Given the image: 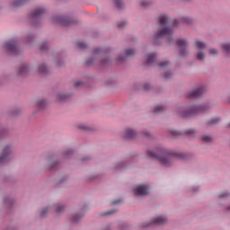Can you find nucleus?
<instances>
[{
    "instance_id": "20",
    "label": "nucleus",
    "mask_w": 230,
    "mask_h": 230,
    "mask_svg": "<svg viewBox=\"0 0 230 230\" xmlns=\"http://www.w3.org/2000/svg\"><path fill=\"white\" fill-rule=\"evenodd\" d=\"M38 73H40V75H48V73H49V68H48L46 64L41 63L40 66H38Z\"/></svg>"
},
{
    "instance_id": "50",
    "label": "nucleus",
    "mask_w": 230,
    "mask_h": 230,
    "mask_svg": "<svg viewBox=\"0 0 230 230\" xmlns=\"http://www.w3.org/2000/svg\"><path fill=\"white\" fill-rule=\"evenodd\" d=\"M74 85H75V87H82V85H84V82H82V81H75L74 83Z\"/></svg>"
},
{
    "instance_id": "29",
    "label": "nucleus",
    "mask_w": 230,
    "mask_h": 230,
    "mask_svg": "<svg viewBox=\"0 0 230 230\" xmlns=\"http://www.w3.org/2000/svg\"><path fill=\"white\" fill-rule=\"evenodd\" d=\"M217 123H220L219 117H214L207 121L208 125H217Z\"/></svg>"
},
{
    "instance_id": "26",
    "label": "nucleus",
    "mask_w": 230,
    "mask_h": 230,
    "mask_svg": "<svg viewBox=\"0 0 230 230\" xmlns=\"http://www.w3.org/2000/svg\"><path fill=\"white\" fill-rule=\"evenodd\" d=\"M70 96L69 93H61L58 94V102H66V100H69Z\"/></svg>"
},
{
    "instance_id": "57",
    "label": "nucleus",
    "mask_w": 230,
    "mask_h": 230,
    "mask_svg": "<svg viewBox=\"0 0 230 230\" xmlns=\"http://www.w3.org/2000/svg\"><path fill=\"white\" fill-rule=\"evenodd\" d=\"M3 84V77H0V85Z\"/></svg>"
},
{
    "instance_id": "9",
    "label": "nucleus",
    "mask_w": 230,
    "mask_h": 230,
    "mask_svg": "<svg viewBox=\"0 0 230 230\" xmlns=\"http://www.w3.org/2000/svg\"><path fill=\"white\" fill-rule=\"evenodd\" d=\"M12 152H13V146L7 144L4 146L0 155V164H6L12 159Z\"/></svg>"
},
{
    "instance_id": "18",
    "label": "nucleus",
    "mask_w": 230,
    "mask_h": 230,
    "mask_svg": "<svg viewBox=\"0 0 230 230\" xmlns=\"http://www.w3.org/2000/svg\"><path fill=\"white\" fill-rule=\"evenodd\" d=\"M82 218H84V214H79L76 212H74L69 216V220H71L73 224H78V222L82 221Z\"/></svg>"
},
{
    "instance_id": "40",
    "label": "nucleus",
    "mask_w": 230,
    "mask_h": 230,
    "mask_svg": "<svg viewBox=\"0 0 230 230\" xmlns=\"http://www.w3.org/2000/svg\"><path fill=\"white\" fill-rule=\"evenodd\" d=\"M196 133L197 130H195V128H189L184 131V134H186V136H194V134Z\"/></svg>"
},
{
    "instance_id": "1",
    "label": "nucleus",
    "mask_w": 230,
    "mask_h": 230,
    "mask_svg": "<svg viewBox=\"0 0 230 230\" xmlns=\"http://www.w3.org/2000/svg\"><path fill=\"white\" fill-rule=\"evenodd\" d=\"M146 155L152 159H155L158 163L164 166V168H170L173 166L174 161L180 159L184 161L188 159V154L185 152H179L164 147H158L155 151L147 150Z\"/></svg>"
},
{
    "instance_id": "41",
    "label": "nucleus",
    "mask_w": 230,
    "mask_h": 230,
    "mask_svg": "<svg viewBox=\"0 0 230 230\" xmlns=\"http://www.w3.org/2000/svg\"><path fill=\"white\" fill-rule=\"evenodd\" d=\"M77 128L80 130H91V127H89L87 124H79Z\"/></svg>"
},
{
    "instance_id": "32",
    "label": "nucleus",
    "mask_w": 230,
    "mask_h": 230,
    "mask_svg": "<svg viewBox=\"0 0 230 230\" xmlns=\"http://www.w3.org/2000/svg\"><path fill=\"white\" fill-rule=\"evenodd\" d=\"M221 47L226 55H230V43H223Z\"/></svg>"
},
{
    "instance_id": "38",
    "label": "nucleus",
    "mask_w": 230,
    "mask_h": 230,
    "mask_svg": "<svg viewBox=\"0 0 230 230\" xmlns=\"http://www.w3.org/2000/svg\"><path fill=\"white\" fill-rule=\"evenodd\" d=\"M230 197V192L226 190L218 194V199H228Z\"/></svg>"
},
{
    "instance_id": "51",
    "label": "nucleus",
    "mask_w": 230,
    "mask_h": 230,
    "mask_svg": "<svg viewBox=\"0 0 230 230\" xmlns=\"http://www.w3.org/2000/svg\"><path fill=\"white\" fill-rule=\"evenodd\" d=\"M140 4L142 6H150V2L146 1V0H143L140 2Z\"/></svg>"
},
{
    "instance_id": "22",
    "label": "nucleus",
    "mask_w": 230,
    "mask_h": 230,
    "mask_svg": "<svg viewBox=\"0 0 230 230\" xmlns=\"http://www.w3.org/2000/svg\"><path fill=\"white\" fill-rule=\"evenodd\" d=\"M73 154H75V150L66 149V150L62 152V158L63 159H69L73 156Z\"/></svg>"
},
{
    "instance_id": "14",
    "label": "nucleus",
    "mask_w": 230,
    "mask_h": 230,
    "mask_svg": "<svg viewBox=\"0 0 230 230\" xmlns=\"http://www.w3.org/2000/svg\"><path fill=\"white\" fill-rule=\"evenodd\" d=\"M137 51L135 49H132V48L126 49L124 56L119 55L116 58V64H119L120 62H125L127 58H130V57H134Z\"/></svg>"
},
{
    "instance_id": "3",
    "label": "nucleus",
    "mask_w": 230,
    "mask_h": 230,
    "mask_svg": "<svg viewBox=\"0 0 230 230\" xmlns=\"http://www.w3.org/2000/svg\"><path fill=\"white\" fill-rule=\"evenodd\" d=\"M108 53H111V48H96L93 51V55L86 61V66H94V64H99L102 67H107V66H111L112 64V59L107 57Z\"/></svg>"
},
{
    "instance_id": "34",
    "label": "nucleus",
    "mask_w": 230,
    "mask_h": 230,
    "mask_svg": "<svg viewBox=\"0 0 230 230\" xmlns=\"http://www.w3.org/2000/svg\"><path fill=\"white\" fill-rule=\"evenodd\" d=\"M76 46L79 48V49H86L87 43L84 42L83 40H79L76 42Z\"/></svg>"
},
{
    "instance_id": "11",
    "label": "nucleus",
    "mask_w": 230,
    "mask_h": 230,
    "mask_svg": "<svg viewBox=\"0 0 230 230\" xmlns=\"http://www.w3.org/2000/svg\"><path fill=\"white\" fill-rule=\"evenodd\" d=\"M176 44L178 46V51L179 55L181 58H184L185 57H188V40L184 39H179L176 41Z\"/></svg>"
},
{
    "instance_id": "24",
    "label": "nucleus",
    "mask_w": 230,
    "mask_h": 230,
    "mask_svg": "<svg viewBox=\"0 0 230 230\" xmlns=\"http://www.w3.org/2000/svg\"><path fill=\"white\" fill-rule=\"evenodd\" d=\"M48 105V102L44 99H39L36 102V107L37 109H44Z\"/></svg>"
},
{
    "instance_id": "7",
    "label": "nucleus",
    "mask_w": 230,
    "mask_h": 230,
    "mask_svg": "<svg viewBox=\"0 0 230 230\" xmlns=\"http://www.w3.org/2000/svg\"><path fill=\"white\" fill-rule=\"evenodd\" d=\"M168 224V217L165 215H160L153 217L151 221L142 223L140 227H150V226H164Z\"/></svg>"
},
{
    "instance_id": "53",
    "label": "nucleus",
    "mask_w": 230,
    "mask_h": 230,
    "mask_svg": "<svg viewBox=\"0 0 230 230\" xmlns=\"http://www.w3.org/2000/svg\"><path fill=\"white\" fill-rule=\"evenodd\" d=\"M57 66H62V59L56 60Z\"/></svg>"
},
{
    "instance_id": "17",
    "label": "nucleus",
    "mask_w": 230,
    "mask_h": 230,
    "mask_svg": "<svg viewBox=\"0 0 230 230\" xmlns=\"http://www.w3.org/2000/svg\"><path fill=\"white\" fill-rule=\"evenodd\" d=\"M30 69H31L30 63L21 64L17 73L18 76H26L30 73Z\"/></svg>"
},
{
    "instance_id": "2",
    "label": "nucleus",
    "mask_w": 230,
    "mask_h": 230,
    "mask_svg": "<svg viewBox=\"0 0 230 230\" xmlns=\"http://www.w3.org/2000/svg\"><path fill=\"white\" fill-rule=\"evenodd\" d=\"M158 28L154 35V44L159 46L161 44V39H167L168 42H173V33H175V28L179 24V21L173 20L170 22V18L167 14H161L158 17Z\"/></svg>"
},
{
    "instance_id": "60",
    "label": "nucleus",
    "mask_w": 230,
    "mask_h": 230,
    "mask_svg": "<svg viewBox=\"0 0 230 230\" xmlns=\"http://www.w3.org/2000/svg\"><path fill=\"white\" fill-rule=\"evenodd\" d=\"M228 127H230V123L228 124Z\"/></svg>"
},
{
    "instance_id": "19",
    "label": "nucleus",
    "mask_w": 230,
    "mask_h": 230,
    "mask_svg": "<svg viewBox=\"0 0 230 230\" xmlns=\"http://www.w3.org/2000/svg\"><path fill=\"white\" fill-rule=\"evenodd\" d=\"M155 58H157V53L155 52L149 53L147 55V59L146 61V66H152V64L155 62Z\"/></svg>"
},
{
    "instance_id": "10",
    "label": "nucleus",
    "mask_w": 230,
    "mask_h": 230,
    "mask_svg": "<svg viewBox=\"0 0 230 230\" xmlns=\"http://www.w3.org/2000/svg\"><path fill=\"white\" fill-rule=\"evenodd\" d=\"M52 22L54 24H60L61 26H69V24L75 23V19L62 15H54L52 17Z\"/></svg>"
},
{
    "instance_id": "8",
    "label": "nucleus",
    "mask_w": 230,
    "mask_h": 230,
    "mask_svg": "<svg viewBox=\"0 0 230 230\" xmlns=\"http://www.w3.org/2000/svg\"><path fill=\"white\" fill-rule=\"evenodd\" d=\"M46 13V8L38 7L32 13H31V22L32 26H39L40 24V19L42 15Z\"/></svg>"
},
{
    "instance_id": "31",
    "label": "nucleus",
    "mask_w": 230,
    "mask_h": 230,
    "mask_svg": "<svg viewBox=\"0 0 230 230\" xmlns=\"http://www.w3.org/2000/svg\"><path fill=\"white\" fill-rule=\"evenodd\" d=\"M49 49V45H48V42H43L40 47V51L41 53H46V51Z\"/></svg>"
},
{
    "instance_id": "55",
    "label": "nucleus",
    "mask_w": 230,
    "mask_h": 230,
    "mask_svg": "<svg viewBox=\"0 0 230 230\" xmlns=\"http://www.w3.org/2000/svg\"><path fill=\"white\" fill-rule=\"evenodd\" d=\"M90 157L89 156H85L84 158H82V161H89Z\"/></svg>"
},
{
    "instance_id": "16",
    "label": "nucleus",
    "mask_w": 230,
    "mask_h": 230,
    "mask_svg": "<svg viewBox=\"0 0 230 230\" xmlns=\"http://www.w3.org/2000/svg\"><path fill=\"white\" fill-rule=\"evenodd\" d=\"M124 139H136L137 137V131L132 128H127L123 132Z\"/></svg>"
},
{
    "instance_id": "56",
    "label": "nucleus",
    "mask_w": 230,
    "mask_h": 230,
    "mask_svg": "<svg viewBox=\"0 0 230 230\" xmlns=\"http://www.w3.org/2000/svg\"><path fill=\"white\" fill-rule=\"evenodd\" d=\"M46 161H47V163H49V161H51V157H47Z\"/></svg>"
},
{
    "instance_id": "6",
    "label": "nucleus",
    "mask_w": 230,
    "mask_h": 230,
    "mask_svg": "<svg viewBox=\"0 0 230 230\" xmlns=\"http://www.w3.org/2000/svg\"><path fill=\"white\" fill-rule=\"evenodd\" d=\"M3 49L6 51V53H11L12 55H19L21 51L19 49V40L17 39L9 40L3 45Z\"/></svg>"
},
{
    "instance_id": "48",
    "label": "nucleus",
    "mask_w": 230,
    "mask_h": 230,
    "mask_svg": "<svg viewBox=\"0 0 230 230\" xmlns=\"http://www.w3.org/2000/svg\"><path fill=\"white\" fill-rule=\"evenodd\" d=\"M151 85H150V84H148V83H145L144 84H143V89H144V91H150V89H151Z\"/></svg>"
},
{
    "instance_id": "13",
    "label": "nucleus",
    "mask_w": 230,
    "mask_h": 230,
    "mask_svg": "<svg viewBox=\"0 0 230 230\" xmlns=\"http://www.w3.org/2000/svg\"><path fill=\"white\" fill-rule=\"evenodd\" d=\"M128 166H130V161L120 160L113 164L111 166V170H112V172H123V170H127Z\"/></svg>"
},
{
    "instance_id": "49",
    "label": "nucleus",
    "mask_w": 230,
    "mask_h": 230,
    "mask_svg": "<svg viewBox=\"0 0 230 230\" xmlns=\"http://www.w3.org/2000/svg\"><path fill=\"white\" fill-rule=\"evenodd\" d=\"M125 26H127V21H122L118 23V28H125Z\"/></svg>"
},
{
    "instance_id": "25",
    "label": "nucleus",
    "mask_w": 230,
    "mask_h": 230,
    "mask_svg": "<svg viewBox=\"0 0 230 230\" xmlns=\"http://www.w3.org/2000/svg\"><path fill=\"white\" fill-rule=\"evenodd\" d=\"M58 166H60V161L52 160L51 163L49 164V170H57Z\"/></svg>"
},
{
    "instance_id": "30",
    "label": "nucleus",
    "mask_w": 230,
    "mask_h": 230,
    "mask_svg": "<svg viewBox=\"0 0 230 230\" xmlns=\"http://www.w3.org/2000/svg\"><path fill=\"white\" fill-rule=\"evenodd\" d=\"M34 40L35 35L33 33H28L25 38V42H27V44H30V42H33Z\"/></svg>"
},
{
    "instance_id": "21",
    "label": "nucleus",
    "mask_w": 230,
    "mask_h": 230,
    "mask_svg": "<svg viewBox=\"0 0 230 230\" xmlns=\"http://www.w3.org/2000/svg\"><path fill=\"white\" fill-rule=\"evenodd\" d=\"M26 3H28V0H13L11 3V6H13V8H19V6L26 4Z\"/></svg>"
},
{
    "instance_id": "27",
    "label": "nucleus",
    "mask_w": 230,
    "mask_h": 230,
    "mask_svg": "<svg viewBox=\"0 0 230 230\" xmlns=\"http://www.w3.org/2000/svg\"><path fill=\"white\" fill-rule=\"evenodd\" d=\"M13 202H15L13 198L6 197L4 199V206H7V208H12V206H13Z\"/></svg>"
},
{
    "instance_id": "58",
    "label": "nucleus",
    "mask_w": 230,
    "mask_h": 230,
    "mask_svg": "<svg viewBox=\"0 0 230 230\" xmlns=\"http://www.w3.org/2000/svg\"><path fill=\"white\" fill-rule=\"evenodd\" d=\"M227 211H230V206L226 208Z\"/></svg>"
},
{
    "instance_id": "44",
    "label": "nucleus",
    "mask_w": 230,
    "mask_h": 230,
    "mask_svg": "<svg viewBox=\"0 0 230 230\" xmlns=\"http://www.w3.org/2000/svg\"><path fill=\"white\" fill-rule=\"evenodd\" d=\"M167 66H170V61L168 60L158 63V67H166Z\"/></svg>"
},
{
    "instance_id": "5",
    "label": "nucleus",
    "mask_w": 230,
    "mask_h": 230,
    "mask_svg": "<svg viewBox=\"0 0 230 230\" xmlns=\"http://www.w3.org/2000/svg\"><path fill=\"white\" fill-rule=\"evenodd\" d=\"M206 48H208L206 42L200 40H196L194 41V49H196V59L199 62H204V60H206V53L204 52V49H206Z\"/></svg>"
},
{
    "instance_id": "33",
    "label": "nucleus",
    "mask_w": 230,
    "mask_h": 230,
    "mask_svg": "<svg viewBox=\"0 0 230 230\" xmlns=\"http://www.w3.org/2000/svg\"><path fill=\"white\" fill-rule=\"evenodd\" d=\"M65 209H66V205L64 204H58L56 206V213H64Z\"/></svg>"
},
{
    "instance_id": "45",
    "label": "nucleus",
    "mask_w": 230,
    "mask_h": 230,
    "mask_svg": "<svg viewBox=\"0 0 230 230\" xmlns=\"http://www.w3.org/2000/svg\"><path fill=\"white\" fill-rule=\"evenodd\" d=\"M141 134H142V136H144V137H152V134L149 133V131L146 129H143L141 131Z\"/></svg>"
},
{
    "instance_id": "47",
    "label": "nucleus",
    "mask_w": 230,
    "mask_h": 230,
    "mask_svg": "<svg viewBox=\"0 0 230 230\" xmlns=\"http://www.w3.org/2000/svg\"><path fill=\"white\" fill-rule=\"evenodd\" d=\"M182 21L186 24H191V22H193V19H191L190 17H183Z\"/></svg>"
},
{
    "instance_id": "54",
    "label": "nucleus",
    "mask_w": 230,
    "mask_h": 230,
    "mask_svg": "<svg viewBox=\"0 0 230 230\" xmlns=\"http://www.w3.org/2000/svg\"><path fill=\"white\" fill-rule=\"evenodd\" d=\"M66 181H67V177L63 178L59 182L62 184L63 182H66Z\"/></svg>"
},
{
    "instance_id": "42",
    "label": "nucleus",
    "mask_w": 230,
    "mask_h": 230,
    "mask_svg": "<svg viewBox=\"0 0 230 230\" xmlns=\"http://www.w3.org/2000/svg\"><path fill=\"white\" fill-rule=\"evenodd\" d=\"M50 207H45L41 211H40V217L41 218H44L46 215H48V211H49Z\"/></svg>"
},
{
    "instance_id": "46",
    "label": "nucleus",
    "mask_w": 230,
    "mask_h": 230,
    "mask_svg": "<svg viewBox=\"0 0 230 230\" xmlns=\"http://www.w3.org/2000/svg\"><path fill=\"white\" fill-rule=\"evenodd\" d=\"M172 74L170 71H167L164 74V80H170V78H172Z\"/></svg>"
},
{
    "instance_id": "37",
    "label": "nucleus",
    "mask_w": 230,
    "mask_h": 230,
    "mask_svg": "<svg viewBox=\"0 0 230 230\" xmlns=\"http://www.w3.org/2000/svg\"><path fill=\"white\" fill-rule=\"evenodd\" d=\"M200 187L199 185H193L189 187V191H190V193H197L198 191H199Z\"/></svg>"
},
{
    "instance_id": "39",
    "label": "nucleus",
    "mask_w": 230,
    "mask_h": 230,
    "mask_svg": "<svg viewBox=\"0 0 230 230\" xmlns=\"http://www.w3.org/2000/svg\"><path fill=\"white\" fill-rule=\"evenodd\" d=\"M115 213H118V210L116 208H113V209H111V210H108V211L102 213V216L109 217L111 215H115Z\"/></svg>"
},
{
    "instance_id": "59",
    "label": "nucleus",
    "mask_w": 230,
    "mask_h": 230,
    "mask_svg": "<svg viewBox=\"0 0 230 230\" xmlns=\"http://www.w3.org/2000/svg\"><path fill=\"white\" fill-rule=\"evenodd\" d=\"M113 204H118V201H114Z\"/></svg>"
},
{
    "instance_id": "4",
    "label": "nucleus",
    "mask_w": 230,
    "mask_h": 230,
    "mask_svg": "<svg viewBox=\"0 0 230 230\" xmlns=\"http://www.w3.org/2000/svg\"><path fill=\"white\" fill-rule=\"evenodd\" d=\"M211 109V106L208 103L205 104H190L184 111H178V114L181 118H195L198 114H204Z\"/></svg>"
},
{
    "instance_id": "23",
    "label": "nucleus",
    "mask_w": 230,
    "mask_h": 230,
    "mask_svg": "<svg viewBox=\"0 0 230 230\" xmlns=\"http://www.w3.org/2000/svg\"><path fill=\"white\" fill-rule=\"evenodd\" d=\"M164 111H166V107L162 104H158L153 108L155 114H161V112H164Z\"/></svg>"
},
{
    "instance_id": "52",
    "label": "nucleus",
    "mask_w": 230,
    "mask_h": 230,
    "mask_svg": "<svg viewBox=\"0 0 230 230\" xmlns=\"http://www.w3.org/2000/svg\"><path fill=\"white\" fill-rule=\"evenodd\" d=\"M102 230H111V225H106L102 226Z\"/></svg>"
},
{
    "instance_id": "12",
    "label": "nucleus",
    "mask_w": 230,
    "mask_h": 230,
    "mask_svg": "<svg viewBox=\"0 0 230 230\" xmlns=\"http://www.w3.org/2000/svg\"><path fill=\"white\" fill-rule=\"evenodd\" d=\"M136 197H145L150 193V186L148 184H138L134 189Z\"/></svg>"
},
{
    "instance_id": "43",
    "label": "nucleus",
    "mask_w": 230,
    "mask_h": 230,
    "mask_svg": "<svg viewBox=\"0 0 230 230\" xmlns=\"http://www.w3.org/2000/svg\"><path fill=\"white\" fill-rule=\"evenodd\" d=\"M208 53L209 55H212V57H217V55H218V50L217 49L210 48L208 49Z\"/></svg>"
},
{
    "instance_id": "15",
    "label": "nucleus",
    "mask_w": 230,
    "mask_h": 230,
    "mask_svg": "<svg viewBox=\"0 0 230 230\" xmlns=\"http://www.w3.org/2000/svg\"><path fill=\"white\" fill-rule=\"evenodd\" d=\"M207 89L206 86H199L193 90L192 92H190L187 93V98H199V96H202L204 93H206Z\"/></svg>"
},
{
    "instance_id": "36",
    "label": "nucleus",
    "mask_w": 230,
    "mask_h": 230,
    "mask_svg": "<svg viewBox=\"0 0 230 230\" xmlns=\"http://www.w3.org/2000/svg\"><path fill=\"white\" fill-rule=\"evenodd\" d=\"M201 141H203V143H211V141H213V138L209 135H205L201 137Z\"/></svg>"
},
{
    "instance_id": "28",
    "label": "nucleus",
    "mask_w": 230,
    "mask_h": 230,
    "mask_svg": "<svg viewBox=\"0 0 230 230\" xmlns=\"http://www.w3.org/2000/svg\"><path fill=\"white\" fill-rule=\"evenodd\" d=\"M114 4L118 10H123V8H125V3L123 0H114Z\"/></svg>"
},
{
    "instance_id": "35",
    "label": "nucleus",
    "mask_w": 230,
    "mask_h": 230,
    "mask_svg": "<svg viewBox=\"0 0 230 230\" xmlns=\"http://www.w3.org/2000/svg\"><path fill=\"white\" fill-rule=\"evenodd\" d=\"M169 133L171 134V136H172V137H179V136H182V133L181 131L175 129H171Z\"/></svg>"
}]
</instances>
